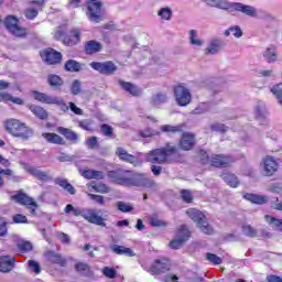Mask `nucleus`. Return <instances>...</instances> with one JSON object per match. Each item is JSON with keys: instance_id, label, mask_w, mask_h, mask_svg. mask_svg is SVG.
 <instances>
[{"instance_id": "nucleus-1", "label": "nucleus", "mask_w": 282, "mask_h": 282, "mask_svg": "<svg viewBox=\"0 0 282 282\" xmlns=\"http://www.w3.org/2000/svg\"><path fill=\"white\" fill-rule=\"evenodd\" d=\"M4 131L13 138L30 140L34 135V130L19 119L10 118L3 122Z\"/></svg>"}, {"instance_id": "nucleus-2", "label": "nucleus", "mask_w": 282, "mask_h": 282, "mask_svg": "<svg viewBox=\"0 0 282 282\" xmlns=\"http://www.w3.org/2000/svg\"><path fill=\"white\" fill-rule=\"evenodd\" d=\"M212 8L219 10H228L229 12H242L247 17L257 18V9L252 6L243 4L241 2H229L228 0H213L209 4Z\"/></svg>"}, {"instance_id": "nucleus-3", "label": "nucleus", "mask_w": 282, "mask_h": 282, "mask_svg": "<svg viewBox=\"0 0 282 282\" xmlns=\"http://www.w3.org/2000/svg\"><path fill=\"white\" fill-rule=\"evenodd\" d=\"M64 213H66V215L73 213L74 217H84L86 221H88L89 224H95L96 226H107V224L105 223V218L98 215L94 209H76L74 208V205L68 204L66 205Z\"/></svg>"}, {"instance_id": "nucleus-4", "label": "nucleus", "mask_w": 282, "mask_h": 282, "mask_svg": "<svg viewBox=\"0 0 282 282\" xmlns=\"http://www.w3.org/2000/svg\"><path fill=\"white\" fill-rule=\"evenodd\" d=\"M173 153H177V148L167 144L165 148L150 151L145 154V159L152 164H164L169 160V155H173Z\"/></svg>"}, {"instance_id": "nucleus-5", "label": "nucleus", "mask_w": 282, "mask_h": 282, "mask_svg": "<svg viewBox=\"0 0 282 282\" xmlns=\"http://www.w3.org/2000/svg\"><path fill=\"white\" fill-rule=\"evenodd\" d=\"M186 215L189 217V219H193L195 224H197V228H199L200 232H204V235H213V232H215L210 224H208L206 215H204V213L200 210L189 208L187 209Z\"/></svg>"}, {"instance_id": "nucleus-6", "label": "nucleus", "mask_w": 282, "mask_h": 282, "mask_svg": "<svg viewBox=\"0 0 282 282\" xmlns=\"http://www.w3.org/2000/svg\"><path fill=\"white\" fill-rule=\"evenodd\" d=\"M105 9L100 0H88L86 17L91 23H100Z\"/></svg>"}, {"instance_id": "nucleus-7", "label": "nucleus", "mask_w": 282, "mask_h": 282, "mask_svg": "<svg viewBox=\"0 0 282 282\" xmlns=\"http://www.w3.org/2000/svg\"><path fill=\"white\" fill-rule=\"evenodd\" d=\"M126 186H137L138 188H153L155 181L151 180L147 174L135 173L127 176Z\"/></svg>"}, {"instance_id": "nucleus-8", "label": "nucleus", "mask_w": 282, "mask_h": 282, "mask_svg": "<svg viewBox=\"0 0 282 282\" xmlns=\"http://www.w3.org/2000/svg\"><path fill=\"white\" fill-rule=\"evenodd\" d=\"M54 36L55 39L61 40L63 44L68 47H74V45H78V43H80V30L78 29L69 31L67 35H65V32L62 31V29H58Z\"/></svg>"}, {"instance_id": "nucleus-9", "label": "nucleus", "mask_w": 282, "mask_h": 282, "mask_svg": "<svg viewBox=\"0 0 282 282\" xmlns=\"http://www.w3.org/2000/svg\"><path fill=\"white\" fill-rule=\"evenodd\" d=\"M187 239H191V231L186 225H183L178 228L176 237L170 242V248H172V250H180V248L186 243Z\"/></svg>"}, {"instance_id": "nucleus-10", "label": "nucleus", "mask_w": 282, "mask_h": 282, "mask_svg": "<svg viewBox=\"0 0 282 282\" xmlns=\"http://www.w3.org/2000/svg\"><path fill=\"white\" fill-rule=\"evenodd\" d=\"M13 202L21 204L22 206H26L31 213V215H36V209L39 208V204L34 202V199L28 196L25 193L20 192L11 197Z\"/></svg>"}, {"instance_id": "nucleus-11", "label": "nucleus", "mask_w": 282, "mask_h": 282, "mask_svg": "<svg viewBox=\"0 0 282 282\" xmlns=\"http://www.w3.org/2000/svg\"><path fill=\"white\" fill-rule=\"evenodd\" d=\"M174 96L180 107H186V105L191 104V100L193 98V96L191 95V90L184 85H178L174 88Z\"/></svg>"}, {"instance_id": "nucleus-12", "label": "nucleus", "mask_w": 282, "mask_h": 282, "mask_svg": "<svg viewBox=\"0 0 282 282\" xmlns=\"http://www.w3.org/2000/svg\"><path fill=\"white\" fill-rule=\"evenodd\" d=\"M4 25L13 36H25V34H28V29L19 25V19H17V17H7Z\"/></svg>"}, {"instance_id": "nucleus-13", "label": "nucleus", "mask_w": 282, "mask_h": 282, "mask_svg": "<svg viewBox=\"0 0 282 282\" xmlns=\"http://www.w3.org/2000/svg\"><path fill=\"white\" fill-rule=\"evenodd\" d=\"M90 67L99 74H104L106 76H111V74L118 72V66L113 64L111 61L107 62H93L90 63Z\"/></svg>"}, {"instance_id": "nucleus-14", "label": "nucleus", "mask_w": 282, "mask_h": 282, "mask_svg": "<svg viewBox=\"0 0 282 282\" xmlns=\"http://www.w3.org/2000/svg\"><path fill=\"white\" fill-rule=\"evenodd\" d=\"M41 58L48 65H58L63 58V55L61 52L55 51L54 48H47L41 53Z\"/></svg>"}, {"instance_id": "nucleus-15", "label": "nucleus", "mask_w": 282, "mask_h": 282, "mask_svg": "<svg viewBox=\"0 0 282 282\" xmlns=\"http://www.w3.org/2000/svg\"><path fill=\"white\" fill-rule=\"evenodd\" d=\"M262 167L267 177L272 176L273 173L279 171V161L273 156L267 155L262 160Z\"/></svg>"}, {"instance_id": "nucleus-16", "label": "nucleus", "mask_w": 282, "mask_h": 282, "mask_svg": "<svg viewBox=\"0 0 282 282\" xmlns=\"http://www.w3.org/2000/svg\"><path fill=\"white\" fill-rule=\"evenodd\" d=\"M232 162H235V158L224 154H214L209 160V164L212 166H216L217 169H219V166H230Z\"/></svg>"}, {"instance_id": "nucleus-17", "label": "nucleus", "mask_w": 282, "mask_h": 282, "mask_svg": "<svg viewBox=\"0 0 282 282\" xmlns=\"http://www.w3.org/2000/svg\"><path fill=\"white\" fill-rule=\"evenodd\" d=\"M108 177L115 184H120L121 186H127V172L122 170H113L108 172Z\"/></svg>"}, {"instance_id": "nucleus-18", "label": "nucleus", "mask_w": 282, "mask_h": 282, "mask_svg": "<svg viewBox=\"0 0 282 282\" xmlns=\"http://www.w3.org/2000/svg\"><path fill=\"white\" fill-rule=\"evenodd\" d=\"M171 270V263L166 259L156 260L152 265V274H164Z\"/></svg>"}, {"instance_id": "nucleus-19", "label": "nucleus", "mask_w": 282, "mask_h": 282, "mask_svg": "<svg viewBox=\"0 0 282 282\" xmlns=\"http://www.w3.org/2000/svg\"><path fill=\"white\" fill-rule=\"evenodd\" d=\"M195 147V134L185 132L180 140V149L182 151H191Z\"/></svg>"}, {"instance_id": "nucleus-20", "label": "nucleus", "mask_w": 282, "mask_h": 282, "mask_svg": "<svg viewBox=\"0 0 282 282\" xmlns=\"http://www.w3.org/2000/svg\"><path fill=\"white\" fill-rule=\"evenodd\" d=\"M14 270V258L10 256L0 257V272H12Z\"/></svg>"}, {"instance_id": "nucleus-21", "label": "nucleus", "mask_w": 282, "mask_h": 282, "mask_svg": "<svg viewBox=\"0 0 282 282\" xmlns=\"http://www.w3.org/2000/svg\"><path fill=\"white\" fill-rule=\"evenodd\" d=\"M42 138H44V140H46V142L50 144H58L61 147L65 145V139L56 133L44 132L42 133Z\"/></svg>"}, {"instance_id": "nucleus-22", "label": "nucleus", "mask_w": 282, "mask_h": 282, "mask_svg": "<svg viewBox=\"0 0 282 282\" xmlns=\"http://www.w3.org/2000/svg\"><path fill=\"white\" fill-rule=\"evenodd\" d=\"M45 257H46L47 261H50L51 263H56L57 265H61L62 268H65V265H67V260H65V258H62L61 254H58L54 251H47L45 253Z\"/></svg>"}, {"instance_id": "nucleus-23", "label": "nucleus", "mask_w": 282, "mask_h": 282, "mask_svg": "<svg viewBox=\"0 0 282 282\" xmlns=\"http://www.w3.org/2000/svg\"><path fill=\"white\" fill-rule=\"evenodd\" d=\"M120 87L124 89V91H128L131 96H141L142 95V89H140L138 86L133 85L132 83L129 82H119Z\"/></svg>"}, {"instance_id": "nucleus-24", "label": "nucleus", "mask_w": 282, "mask_h": 282, "mask_svg": "<svg viewBox=\"0 0 282 282\" xmlns=\"http://www.w3.org/2000/svg\"><path fill=\"white\" fill-rule=\"evenodd\" d=\"M25 171L26 173H29L30 175H33V177H36L42 182H47V180H50V174L47 172H43L34 166H28L25 167Z\"/></svg>"}, {"instance_id": "nucleus-25", "label": "nucleus", "mask_w": 282, "mask_h": 282, "mask_svg": "<svg viewBox=\"0 0 282 282\" xmlns=\"http://www.w3.org/2000/svg\"><path fill=\"white\" fill-rule=\"evenodd\" d=\"M57 131L61 133V135H64L66 140H68L69 142H73L74 144H76V142H78L79 140L78 133H76L72 129L58 127Z\"/></svg>"}, {"instance_id": "nucleus-26", "label": "nucleus", "mask_w": 282, "mask_h": 282, "mask_svg": "<svg viewBox=\"0 0 282 282\" xmlns=\"http://www.w3.org/2000/svg\"><path fill=\"white\" fill-rule=\"evenodd\" d=\"M166 102H169V95H166V93H156L152 95L150 99V105H152V107H160V105H164Z\"/></svg>"}, {"instance_id": "nucleus-27", "label": "nucleus", "mask_w": 282, "mask_h": 282, "mask_svg": "<svg viewBox=\"0 0 282 282\" xmlns=\"http://www.w3.org/2000/svg\"><path fill=\"white\" fill-rule=\"evenodd\" d=\"M116 153L123 162H129V164H135L138 162V159L133 154H129L123 148H117Z\"/></svg>"}, {"instance_id": "nucleus-28", "label": "nucleus", "mask_w": 282, "mask_h": 282, "mask_svg": "<svg viewBox=\"0 0 282 282\" xmlns=\"http://www.w3.org/2000/svg\"><path fill=\"white\" fill-rule=\"evenodd\" d=\"M82 176L85 177V180H105V173L101 171L96 170H84L80 171Z\"/></svg>"}, {"instance_id": "nucleus-29", "label": "nucleus", "mask_w": 282, "mask_h": 282, "mask_svg": "<svg viewBox=\"0 0 282 282\" xmlns=\"http://www.w3.org/2000/svg\"><path fill=\"white\" fill-rule=\"evenodd\" d=\"M223 45L224 43L220 40H212L205 50V54H219Z\"/></svg>"}, {"instance_id": "nucleus-30", "label": "nucleus", "mask_w": 282, "mask_h": 282, "mask_svg": "<svg viewBox=\"0 0 282 282\" xmlns=\"http://www.w3.org/2000/svg\"><path fill=\"white\" fill-rule=\"evenodd\" d=\"M110 248L112 252H115V254H124L126 257H135V252H133L131 248H127L124 246H118V245H113Z\"/></svg>"}, {"instance_id": "nucleus-31", "label": "nucleus", "mask_w": 282, "mask_h": 282, "mask_svg": "<svg viewBox=\"0 0 282 282\" xmlns=\"http://www.w3.org/2000/svg\"><path fill=\"white\" fill-rule=\"evenodd\" d=\"M100 50H102V45L100 42L94 40L88 41L85 45L86 54H96V52H100Z\"/></svg>"}, {"instance_id": "nucleus-32", "label": "nucleus", "mask_w": 282, "mask_h": 282, "mask_svg": "<svg viewBox=\"0 0 282 282\" xmlns=\"http://www.w3.org/2000/svg\"><path fill=\"white\" fill-rule=\"evenodd\" d=\"M32 96L35 100H39V102H45V105H52V101L54 100V96L39 93L36 90L32 93Z\"/></svg>"}, {"instance_id": "nucleus-33", "label": "nucleus", "mask_w": 282, "mask_h": 282, "mask_svg": "<svg viewBox=\"0 0 282 282\" xmlns=\"http://www.w3.org/2000/svg\"><path fill=\"white\" fill-rule=\"evenodd\" d=\"M245 199L251 202V204H267L268 197L257 194H246Z\"/></svg>"}, {"instance_id": "nucleus-34", "label": "nucleus", "mask_w": 282, "mask_h": 282, "mask_svg": "<svg viewBox=\"0 0 282 282\" xmlns=\"http://www.w3.org/2000/svg\"><path fill=\"white\" fill-rule=\"evenodd\" d=\"M55 183L61 186L62 188H64V191H67V193H69V195H76V188L73 187L72 184H69V182H67V180L65 178H56Z\"/></svg>"}, {"instance_id": "nucleus-35", "label": "nucleus", "mask_w": 282, "mask_h": 282, "mask_svg": "<svg viewBox=\"0 0 282 282\" xmlns=\"http://www.w3.org/2000/svg\"><path fill=\"white\" fill-rule=\"evenodd\" d=\"M221 177L224 182L228 184V186H231L232 188H237L239 186V180H237V176H235V174L224 173Z\"/></svg>"}, {"instance_id": "nucleus-36", "label": "nucleus", "mask_w": 282, "mask_h": 282, "mask_svg": "<svg viewBox=\"0 0 282 282\" xmlns=\"http://www.w3.org/2000/svg\"><path fill=\"white\" fill-rule=\"evenodd\" d=\"M263 58L267 61V63H276V48L275 47H269L263 53Z\"/></svg>"}, {"instance_id": "nucleus-37", "label": "nucleus", "mask_w": 282, "mask_h": 282, "mask_svg": "<svg viewBox=\"0 0 282 282\" xmlns=\"http://www.w3.org/2000/svg\"><path fill=\"white\" fill-rule=\"evenodd\" d=\"M160 131H162L163 133H167V135H173L175 133H181L182 126L164 124L160 127Z\"/></svg>"}, {"instance_id": "nucleus-38", "label": "nucleus", "mask_w": 282, "mask_h": 282, "mask_svg": "<svg viewBox=\"0 0 282 282\" xmlns=\"http://www.w3.org/2000/svg\"><path fill=\"white\" fill-rule=\"evenodd\" d=\"M30 110L36 118H40V120H47V111L43 109L41 106H30Z\"/></svg>"}, {"instance_id": "nucleus-39", "label": "nucleus", "mask_w": 282, "mask_h": 282, "mask_svg": "<svg viewBox=\"0 0 282 282\" xmlns=\"http://www.w3.org/2000/svg\"><path fill=\"white\" fill-rule=\"evenodd\" d=\"M51 105H56L57 107H59L61 111H63L64 113H67V111H69V105L67 106L65 100L61 97L54 96Z\"/></svg>"}, {"instance_id": "nucleus-40", "label": "nucleus", "mask_w": 282, "mask_h": 282, "mask_svg": "<svg viewBox=\"0 0 282 282\" xmlns=\"http://www.w3.org/2000/svg\"><path fill=\"white\" fill-rule=\"evenodd\" d=\"M158 15L161 17L163 21H171V19L173 18V10H171V8L169 7L162 8L158 12Z\"/></svg>"}, {"instance_id": "nucleus-41", "label": "nucleus", "mask_w": 282, "mask_h": 282, "mask_svg": "<svg viewBox=\"0 0 282 282\" xmlns=\"http://www.w3.org/2000/svg\"><path fill=\"white\" fill-rule=\"evenodd\" d=\"M232 34L236 39H241L243 36V32L239 26H231L225 31V36H230Z\"/></svg>"}, {"instance_id": "nucleus-42", "label": "nucleus", "mask_w": 282, "mask_h": 282, "mask_svg": "<svg viewBox=\"0 0 282 282\" xmlns=\"http://www.w3.org/2000/svg\"><path fill=\"white\" fill-rule=\"evenodd\" d=\"M65 69L66 72H80V63L74 59H68L65 63Z\"/></svg>"}, {"instance_id": "nucleus-43", "label": "nucleus", "mask_w": 282, "mask_h": 282, "mask_svg": "<svg viewBox=\"0 0 282 282\" xmlns=\"http://www.w3.org/2000/svg\"><path fill=\"white\" fill-rule=\"evenodd\" d=\"M189 43L192 45H196L197 47H202V45H204V41L197 37V31L195 30L189 31Z\"/></svg>"}, {"instance_id": "nucleus-44", "label": "nucleus", "mask_w": 282, "mask_h": 282, "mask_svg": "<svg viewBox=\"0 0 282 282\" xmlns=\"http://www.w3.org/2000/svg\"><path fill=\"white\" fill-rule=\"evenodd\" d=\"M265 220L268 221V224H270L272 226V228H275V230H280L282 232V220L281 219L265 216Z\"/></svg>"}, {"instance_id": "nucleus-45", "label": "nucleus", "mask_w": 282, "mask_h": 282, "mask_svg": "<svg viewBox=\"0 0 282 282\" xmlns=\"http://www.w3.org/2000/svg\"><path fill=\"white\" fill-rule=\"evenodd\" d=\"M242 232L246 235V237L254 238L257 237V229L250 225H243L242 226Z\"/></svg>"}, {"instance_id": "nucleus-46", "label": "nucleus", "mask_w": 282, "mask_h": 282, "mask_svg": "<svg viewBox=\"0 0 282 282\" xmlns=\"http://www.w3.org/2000/svg\"><path fill=\"white\" fill-rule=\"evenodd\" d=\"M48 84L51 87H61L63 79L57 75H48Z\"/></svg>"}, {"instance_id": "nucleus-47", "label": "nucleus", "mask_w": 282, "mask_h": 282, "mask_svg": "<svg viewBox=\"0 0 282 282\" xmlns=\"http://www.w3.org/2000/svg\"><path fill=\"white\" fill-rule=\"evenodd\" d=\"M93 188L95 189V193H101V194H107L111 192V188L107 186L104 183H99L97 185H94Z\"/></svg>"}, {"instance_id": "nucleus-48", "label": "nucleus", "mask_w": 282, "mask_h": 282, "mask_svg": "<svg viewBox=\"0 0 282 282\" xmlns=\"http://www.w3.org/2000/svg\"><path fill=\"white\" fill-rule=\"evenodd\" d=\"M18 248L21 252H30L32 250V242L22 240L18 242Z\"/></svg>"}, {"instance_id": "nucleus-49", "label": "nucleus", "mask_w": 282, "mask_h": 282, "mask_svg": "<svg viewBox=\"0 0 282 282\" xmlns=\"http://www.w3.org/2000/svg\"><path fill=\"white\" fill-rule=\"evenodd\" d=\"M117 208L121 213H131V210H133V206H131L130 204H127L124 202H118Z\"/></svg>"}, {"instance_id": "nucleus-50", "label": "nucleus", "mask_w": 282, "mask_h": 282, "mask_svg": "<svg viewBox=\"0 0 282 282\" xmlns=\"http://www.w3.org/2000/svg\"><path fill=\"white\" fill-rule=\"evenodd\" d=\"M78 127L80 129H84V131H94V127L91 126V120L89 119L78 121Z\"/></svg>"}, {"instance_id": "nucleus-51", "label": "nucleus", "mask_w": 282, "mask_h": 282, "mask_svg": "<svg viewBox=\"0 0 282 282\" xmlns=\"http://www.w3.org/2000/svg\"><path fill=\"white\" fill-rule=\"evenodd\" d=\"M150 224L151 226H154L156 228H162L166 226V221L161 220L160 218H158V216H151Z\"/></svg>"}, {"instance_id": "nucleus-52", "label": "nucleus", "mask_w": 282, "mask_h": 282, "mask_svg": "<svg viewBox=\"0 0 282 282\" xmlns=\"http://www.w3.org/2000/svg\"><path fill=\"white\" fill-rule=\"evenodd\" d=\"M28 265L35 274H41V264L34 260H29Z\"/></svg>"}, {"instance_id": "nucleus-53", "label": "nucleus", "mask_w": 282, "mask_h": 282, "mask_svg": "<svg viewBox=\"0 0 282 282\" xmlns=\"http://www.w3.org/2000/svg\"><path fill=\"white\" fill-rule=\"evenodd\" d=\"M104 274L108 278V279H116L118 272L116 271V269L113 268H109V267H105L102 269Z\"/></svg>"}, {"instance_id": "nucleus-54", "label": "nucleus", "mask_w": 282, "mask_h": 282, "mask_svg": "<svg viewBox=\"0 0 282 282\" xmlns=\"http://www.w3.org/2000/svg\"><path fill=\"white\" fill-rule=\"evenodd\" d=\"M212 131H216L218 133H226V131H228V127L224 123H214L212 124Z\"/></svg>"}, {"instance_id": "nucleus-55", "label": "nucleus", "mask_w": 282, "mask_h": 282, "mask_svg": "<svg viewBox=\"0 0 282 282\" xmlns=\"http://www.w3.org/2000/svg\"><path fill=\"white\" fill-rule=\"evenodd\" d=\"M70 93L73 96H78L80 94V80L75 79L70 86Z\"/></svg>"}, {"instance_id": "nucleus-56", "label": "nucleus", "mask_w": 282, "mask_h": 282, "mask_svg": "<svg viewBox=\"0 0 282 282\" xmlns=\"http://www.w3.org/2000/svg\"><path fill=\"white\" fill-rule=\"evenodd\" d=\"M206 259L207 261H210V263H214V265H220L221 263V258L214 253H207Z\"/></svg>"}, {"instance_id": "nucleus-57", "label": "nucleus", "mask_w": 282, "mask_h": 282, "mask_svg": "<svg viewBox=\"0 0 282 282\" xmlns=\"http://www.w3.org/2000/svg\"><path fill=\"white\" fill-rule=\"evenodd\" d=\"M88 197L99 204V206H105V196L96 195V194H88Z\"/></svg>"}, {"instance_id": "nucleus-58", "label": "nucleus", "mask_w": 282, "mask_h": 282, "mask_svg": "<svg viewBox=\"0 0 282 282\" xmlns=\"http://www.w3.org/2000/svg\"><path fill=\"white\" fill-rule=\"evenodd\" d=\"M101 132L107 138H111L113 135V128H111V126H109V124L104 123V124H101Z\"/></svg>"}, {"instance_id": "nucleus-59", "label": "nucleus", "mask_w": 282, "mask_h": 282, "mask_svg": "<svg viewBox=\"0 0 282 282\" xmlns=\"http://www.w3.org/2000/svg\"><path fill=\"white\" fill-rule=\"evenodd\" d=\"M26 19H36V17H39V10L34 9V8H28L24 12Z\"/></svg>"}, {"instance_id": "nucleus-60", "label": "nucleus", "mask_w": 282, "mask_h": 282, "mask_svg": "<svg viewBox=\"0 0 282 282\" xmlns=\"http://www.w3.org/2000/svg\"><path fill=\"white\" fill-rule=\"evenodd\" d=\"M13 224H28V217L21 214H15L12 217Z\"/></svg>"}, {"instance_id": "nucleus-61", "label": "nucleus", "mask_w": 282, "mask_h": 282, "mask_svg": "<svg viewBox=\"0 0 282 282\" xmlns=\"http://www.w3.org/2000/svg\"><path fill=\"white\" fill-rule=\"evenodd\" d=\"M86 147L87 149H96V147H98V138L96 137H91L89 139L86 140Z\"/></svg>"}, {"instance_id": "nucleus-62", "label": "nucleus", "mask_w": 282, "mask_h": 282, "mask_svg": "<svg viewBox=\"0 0 282 282\" xmlns=\"http://www.w3.org/2000/svg\"><path fill=\"white\" fill-rule=\"evenodd\" d=\"M181 197H182L183 202H186L187 204L193 202V194H191L189 191L183 189L181 192Z\"/></svg>"}, {"instance_id": "nucleus-63", "label": "nucleus", "mask_w": 282, "mask_h": 282, "mask_svg": "<svg viewBox=\"0 0 282 282\" xmlns=\"http://www.w3.org/2000/svg\"><path fill=\"white\" fill-rule=\"evenodd\" d=\"M265 107L263 105L256 108V118H265Z\"/></svg>"}, {"instance_id": "nucleus-64", "label": "nucleus", "mask_w": 282, "mask_h": 282, "mask_svg": "<svg viewBox=\"0 0 282 282\" xmlns=\"http://www.w3.org/2000/svg\"><path fill=\"white\" fill-rule=\"evenodd\" d=\"M200 162L202 164H210V156H208V153L204 150L199 152Z\"/></svg>"}]
</instances>
